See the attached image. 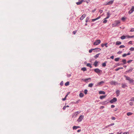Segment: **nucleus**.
Here are the masks:
<instances>
[{
  "label": "nucleus",
  "instance_id": "obj_1",
  "mask_svg": "<svg viewBox=\"0 0 134 134\" xmlns=\"http://www.w3.org/2000/svg\"><path fill=\"white\" fill-rule=\"evenodd\" d=\"M126 78V80L129 81V83H132L134 82V80H133L132 79H131L130 77L126 76H124Z\"/></svg>",
  "mask_w": 134,
  "mask_h": 134
},
{
  "label": "nucleus",
  "instance_id": "obj_2",
  "mask_svg": "<svg viewBox=\"0 0 134 134\" xmlns=\"http://www.w3.org/2000/svg\"><path fill=\"white\" fill-rule=\"evenodd\" d=\"M120 21L118 20L115 21L114 23L112 24V26L113 27H115L116 26L118 25L120 23Z\"/></svg>",
  "mask_w": 134,
  "mask_h": 134
},
{
  "label": "nucleus",
  "instance_id": "obj_3",
  "mask_svg": "<svg viewBox=\"0 0 134 134\" xmlns=\"http://www.w3.org/2000/svg\"><path fill=\"white\" fill-rule=\"evenodd\" d=\"M94 71L97 73L99 75V74H101V72H102V71L98 68H96L94 69Z\"/></svg>",
  "mask_w": 134,
  "mask_h": 134
},
{
  "label": "nucleus",
  "instance_id": "obj_4",
  "mask_svg": "<svg viewBox=\"0 0 134 134\" xmlns=\"http://www.w3.org/2000/svg\"><path fill=\"white\" fill-rule=\"evenodd\" d=\"M101 42V41L99 40H97L93 43V44L95 45H97L99 44Z\"/></svg>",
  "mask_w": 134,
  "mask_h": 134
},
{
  "label": "nucleus",
  "instance_id": "obj_5",
  "mask_svg": "<svg viewBox=\"0 0 134 134\" xmlns=\"http://www.w3.org/2000/svg\"><path fill=\"white\" fill-rule=\"evenodd\" d=\"M84 118V116L83 115H80L77 120V121L79 122L81 121Z\"/></svg>",
  "mask_w": 134,
  "mask_h": 134
},
{
  "label": "nucleus",
  "instance_id": "obj_6",
  "mask_svg": "<svg viewBox=\"0 0 134 134\" xmlns=\"http://www.w3.org/2000/svg\"><path fill=\"white\" fill-rule=\"evenodd\" d=\"M117 99L116 98H114L113 99H111L109 102L111 103H113L114 102H115L117 101Z\"/></svg>",
  "mask_w": 134,
  "mask_h": 134
},
{
  "label": "nucleus",
  "instance_id": "obj_7",
  "mask_svg": "<svg viewBox=\"0 0 134 134\" xmlns=\"http://www.w3.org/2000/svg\"><path fill=\"white\" fill-rule=\"evenodd\" d=\"M114 0L110 1L108 2L105 3V5H110L112 4L113 3Z\"/></svg>",
  "mask_w": 134,
  "mask_h": 134
},
{
  "label": "nucleus",
  "instance_id": "obj_8",
  "mask_svg": "<svg viewBox=\"0 0 134 134\" xmlns=\"http://www.w3.org/2000/svg\"><path fill=\"white\" fill-rule=\"evenodd\" d=\"M96 49H99L98 51H100L101 50V49L100 48H95L94 49H91L89 50V52L90 53H91L92 52L93 50H96Z\"/></svg>",
  "mask_w": 134,
  "mask_h": 134
},
{
  "label": "nucleus",
  "instance_id": "obj_9",
  "mask_svg": "<svg viewBox=\"0 0 134 134\" xmlns=\"http://www.w3.org/2000/svg\"><path fill=\"white\" fill-rule=\"evenodd\" d=\"M104 81H101L100 82H99L97 83V85L96 86H102V85L104 84Z\"/></svg>",
  "mask_w": 134,
  "mask_h": 134
},
{
  "label": "nucleus",
  "instance_id": "obj_10",
  "mask_svg": "<svg viewBox=\"0 0 134 134\" xmlns=\"http://www.w3.org/2000/svg\"><path fill=\"white\" fill-rule=\"evenodd\" d=\"M110 84L111 85H116L118 84V83L114 81H112L110 82Z\"/></svg>",
  "mask_w": 134,
  "mask_h": 134
},
{
  "label": "nucleus",
  "instance_id": "obj_11",
  "mask_svg": "<svg viewBox=\"0 0 134 134\" xmlns=\"http://www.w3.org/2000/svg\"><path fill=\"white\" fill-rule=\"evenodd\" d=\"M108 101H109V100H108V99L107 100L102 102V105H105L106 104H107V103H108L109 102H107Z\"/></svg>",
  "mask_w": 134,
  "mask_h": 134
},
{
  "label": "nucleus",
  "instance_id": "obj_12",
  "mask_svg": "<svg viewBox=\"0 0 134 134\" xmlns=\"http://www.w3.org/2000/svg\"><path fill=\"white\" fill-rule=\"evenodd\" d=\"M91 78H89L88 79H82V80H83L85 82H88V81L89 80H91Z\"/></svg>",
  "mask_w": 134,
  "mask_h": 134
},
{
  "label": "nucleus",
  "instance_id": "obj_13",
  "mask_svg": "<svg viewBox=\"0 0 134 134\" xmlns=\"http://www.w3.org/2000/svg\"><path fill=\"white\" fill-rule=\"evenodd\" d=\"M86 15L85 14H83L80 18V19L81 20H83L85 17Z\"/></svg>",
  "mask_w": 134,
  "mask_h": 134
},
{
  "label": "nucleus",
  "instance_id": "obj_14",
  "mask_svg": "<svg viewBox=\"0 0 134 134\" xmlns=\"http://www.w3.org/2000/svg\"><path fill=\"white\" fill-rule=\"evenodd\" d=\"M107 43H106L105 44H101V47H103L104 46H105L106 47H108V46L107 45Z\"/></svg>",
  "mask_w": 134,
  "mask_h": 134
},
{
  "label": "nucleus",
  "instance_id": "obj_15",
  "mask_svg": "<svg viewBox=\"0 0 134 134\" xmlns=\"http://www.w3.org/2000/svg\"><path fill=\"white\" fill-rule=\"evenodd\" d=\"M120 91L119 90H116V93L117 94V96H118L120 95Z\"/></svg>",
  "mask_w": 134,
  "mask_h": 134
},
{
  "label": "nucleus",
  "instance_id": "obj_16",
  "mask_svg": "<svg viewBox=\"0 0 134 134\" xmlns=\"http://www.w3.org/2000/svg\"><path fill=\"white\" fill-rule=\"evenodd\" d=\"M133 69H132V68L131 69H130L129 70L126 71L125 72V74H127V73H129V72H131L132 71Z\"/></svg>",
  "mask_w": 134,
  "mask_h": 134
},
{
  "label": "nucleus",
  "instance_id": "obj_17",
  "mask_svg": "<svg viewBox=\"0 0 134 134\" xmlns=\"http://www.w3.org/2000/svg\"><path fill=\"white\" fill-rule=\"evenodd\" d=\"M114 123H111V124H110L106 126V128L109 127L110 126H111L113 125H114Z\"/></svg>",
  "mask_w": 134,
  "mask_h": 134
},
{
  "label": "nucleus",
  "instance_id": "obj_18",
  "mask_svg": "<svg viewBox=\"0 0 134 134\" xmlns=\"http://www.w3.org/2000/svg\"><path fill=\"white\" fill-rule=\"evenodd\" d=\"M134 11V10L132 8H131V9L129 10V14H131L133 11Z\"/></svg>",
  "mask_w": 134,
  "mask_h": 134
},
{
  "label": "nucleus",
  "instance_id": "obj_19",
  "mask_svg": "<svg viewBox=\"0 0 134 134\" xmlns=\"http://www.w3.org/2000/svg\"><path fill=\"white\" fill-rule=\"evenodd\" d=\"M80 127L79 126H73L72 127V129H76L77 128H80Z\"/></svg>",
  "mask_w": 134,
  "mask_h": 134
},
{
  "label": "nucleus",
  "instance_id": "obj_20",
  "mask_svg": "<svg viewBox=\"0 0 134 134\" xmlns=\"http://www.w3.org/2000/svg\"><path fill=\"white\" fill-rule=\"evenodd\" d=\"M121 42L117 41L116 42V45H119L121 44Z\"/></svg>",
  "mask_w": 134,
  "mask_h": 134
},
{
  "label": "nucleus",
  "instance_id": "obj_21",
  "mask_svg": "<svg viewBox=\"0 0 134 134\" xmlns=\"http://www.w3.org/2000/svg\"><path fill=\"white\" fill-rule=\"evenodd\" d=\"M99 93L100 94H104L105 93V92L104 91H99Z\"/></svg>",
  "mask_w": 134,
  "mask_h": 134
},
{
  "label": "nucleus",
  "instance_id": "obj_22",
  "mask_svg": "<svg viewBox=\"0 0 134 134\" xmlns=\"http://www.w3.org/2000/svg\"><path fill=\"white\" fill-rule=\"evenodd\" d=\"M98 63V62L97 61H96L94 63L93 65L97 67V64Z\"/></svg>",
  "mask_w": 134,
  "mask_h": 134
},
{
  "label": "nucleus",
  "instance_id": "obj_23",
  "mask_svg": "<svg viewBox=\"0 0 134 134\" xmlns=\"http://www.w3.org/2000/svg\"><path fill=\"white\" fill-rule=\"evenodd\" d=\"M79 96L80 97L82 98L83 97L84 95L83 93H80L79 94Z\"/></svg>",
  "mask_w": 134,
  "mask_h": 134
},
{
  "label": "nucleus",
  "instance_id": "obj_24",
  "mask_svg": "<svg viewBox=\"0 0 134 134\" xmlns=\"http://www.w3.org/2000/svg\"><path fill=\"white\" fill-rule=\"evenodd\" d=\"M122 88H124L125 87H127V86L126 83H124L122 84Z\"/></svg>",
  "mask_w": 134,
  "mask_h": 134
},
{
  "label": "nucleus",
  "instance_id": "obj_25",
  "mask_svg": "<svg viewBox=\"0 0 134 134\" xmlns=\"http://www.w3.org/2000/svg\"><path fill=\"white\" fill-rule=\"evenodd\" d=\"M106 96H100L99 97V98L100 99H102L104 98Z\"/></svg>",
  "mask_w": 134,
  "mask_h": 134
},
{
  "label": "nucleus",
  "instance_id": "obj_26",
  "mask_svg": "<svg viewBox=\"0 0 134 134\" xmlns=\"http://www.w3.org/2000/svg\"><path fill=\"white\" fill-rule=\"evenodd\" d=\"M122 62L124 64H126V61L125 59H123L122 60Z\"/></svg>",
  "mask_w": 134,
  "mask_h": 134
},
{
  "label": "nucleus",
  "instance_id": "obj_27",
  "mask_svg": "<svg viewBox=\"0 0 134 134\" xmlns=\"http://www.w3.org/2000/svg\"><path fill=\"white\" fill-rule=\"evenodd\" d=\"M99 54H100V53H98V54H97L96 55H95V56H94V58H95V59L97 58L98 57Z\"/></svg>",
  "mask_w": 134,
  "mask_h": 134
},
{
  "label": "nucleus",
  "instance_id": "obj_28",
  "mask_svg": "<svg viewBox=\"0 0 134 134\" xmlns=\"http://www.w3.org/2000/svg\"><path fill=\"white\" fill-rule=\"evenodd\" d=\"M86 66L88 67H90V68H92V67L91 65V64L90 63H88L86 65Z\"/></svg>",
  "mask_w": 134,
  "mask_h": 134
},
{
  "label": "nucleus",
  "instance_id": "obj_29",
  "mask_svg": "<svg viewBox=\"0 0 134 134\" xmlns=\"http://www.w3.org/2000/svg\"><path fill=\"white\" fill-rule=\"evenodd\" d=\"M107 62L106 61H105L104 63H102V65L103 67H104L106 66Z\"/></svg>",
  "mask_w": 134,
  "mask_h": 134
},
{
  "label": "nucleus",
  "instance_id": "obj_30",
  "mask_svg": "<svg viewBox=\"0 0 134 134\" xmlns=\"http://www.w3.org/2000/svg\"><path fill=\"white\" fill-rule=\"evenodd\" d=\"M93 84L92 83H90L88 85V86L89 87H92L93 86Z\"/></svg>",
  "mask_w": 134,
  "mask_h": 134
},
{
  "label": "nucleus",
  "instance_id": "obj_31",
  "mask_svg": "<svg viewBox=\"0 0 134 134\" xmlns=\"http://www.w3.org/2000/svg\"><path fill=\"white\" fill-rule=\"evenodd\" d=\"M81 70H82L83 71H86L87 69H86V68L83 67V68H82L81 69Z\"/></svg>",
  "mask_w": 134,
  "mask_h": 134
},
{
  "label": "nucleus",
  "instance_id": "obj_32",
  "mask_svg": "<svg viewBox=\"0 0 134 134\" xmlns=\"http://www.w3.org/2000/svg\"><path fill=\"white\" fill-rule=\"evenodd\" d=\"M132 114L133 113H132L129 112L127 113V115L128 116H129L132 115Z\"/></svg>",
  "mask_w": 134,
  "mask_h": 134
},
{
  "label": "nucleus",
  "instance_id": "obj_33",
  "mask_svg": "<svg viewBox=\"0 0 134 134\" xmlns=\"http://www.w3.org/2000/svg\"><path fill=\"white\" fill-rule=\"evenodd\" d=\"M126 38V37L125 36L123 35L122 36H121L120 37V38L122 40H124Z\"/></svg>",
  "mask_w": 134,
  "mask_h": 134
},
{
  "label": "nucleus",
  "instance_id": "obj_34",
  "mask_svg": "<svg viewBox=\"0 0 134 134\" xmlns=\"http://www.w3.org/2000/svg\"><path fill=\"white\" fill-rule=\"evenodd\" d=\"M107 20L106 19H103V23L104 24H105L107 22Z\"/></svg>",
  "mask_w": 134,
  "mask_h": 134
},
{
  "label": "nucleus",
  "instance_id": "obj_35",
  "mask_svg": "<svg viewBox=\"0 0 134 134\" xmlns=\"http://www.w3.org/2000/svg\"><path fill=\"white\" fill-rule=\"evenodd\" d=\"M69 81H68L65 83V86H67L69 85Z\"/></svg>",
  "mask_w": 134,
  "mask_h": 134
},
{
  "label": "nucleus",
  "instance_id": "obj_36",
  "mask_svg": "<svg viewBox=\"0 0 134 134\" xmlns=\"http://www.w3.org/2000/svg\"><path fill=\"white\" fill-rule=\"evenodd\" d=\"M82 1L78 2L76 3V4L77 5H79L82 3Z\"/></svg>",
  "mask_w": 134,
  "mask_h": 134
},
{
  "label": "nucleus",
  "instance_id": "obj_37",
  "mask_svg": "<svg viewBox=\"0 0 134 134\" xmlns=\"http://www.w3.org/2000/svg\"><path fill=\"white\" fill-rule=\"evenodd\" d=\"M120 59V58H115L114 59V60L116 62H118Z\"/></svg>",
  "mask_w": 134,
  "mask_h": 134
},
{
  "label": "nucleus",
  "instance_id": "obj_38",
  "mask_svg": "<svg viewBox=\"0 0 134 134\" xmlns=\"http://www.w3.org/2000/svg\"><path fill=\"white\" fill-rule=\"evenodd\" d=\"M88 90L87 89H85L84 90V92L85 94H87Z\"/></svg>",
  "mask_w": 134,
  "mask_h": 134
},
{
  "label": "nucleus",
  "instance_id": "obj_39",
  "mask_svg": "<svg viewBox=\"0 0 134 134\" xmlns=\"http://www.w3.org/2000/svg\"><path fill=\"white\" fill-rule=\"evenodd\" d=\"M129 50L131 51H134V47H131L129 49Z\"/></svg>",
  "mask_w": 134,
  "mask_h": 134
},
{
  "label": "nucleus",
  "instance_id": "obj_40",
  "mask_svg": "<svg viewBox=\"0 0 134 134\" xmlns=\"http://www.w3.org/2000/svg\"><path fill=\"white\" fill-rule=\"evenodd\" d=\"M127 38H131L134 37V35H133L132 36H127Z\"/></svg>",
  "mask_w": 134,
  "mask_h": 134
},
{
  "label": "nucleus",
  "instance_id": "obj_41",
  "mask_svg": "<svg viewBox=\"0 0 134 134\" xmlns=\"http://www.w3.org/2000/svg\"><path fill=\"white\" fill-rule=\"evenodd\" d=\"M125 47V46L124 45H122L120 46H119V48H124Z\"/></svg>",
  "mask_w": 134,
  "mask_h": 134
},
{
  "label": "nucleus",
  "instance_id": "obj_42",
  "mask_svg": "<svg viewBox=\"0 0 134 134\" xmlns=\"http://www.w3.org/2000/svg\"><path fill=\"white\" fill-rule=\"evenodd\" d=\"M126 18L125 17H122L121 18V20L122 21H124L126 19Z\"/></svg>",
  "mask_w": 134,
  "mask_h": 134
},
{
  "label": "nucleus",
  "instance_id": "obj_43",
  "mask_svg": "<svg viewBox=\"0 0 134 134\" xmlns=\"http://www.w3.org/2000/svg\"><path fill=\"white\" fill-rule=\"evenodd\" d=\"M110 14L109 12H107V16L109 18L110 16Z\"/></svg>",
  "mask_w": 134,
  "mask_h": 134
},
{
  "label": "nucleus",
  "instance_id": "obj_44",
  "mask_svg": "<svg viewBox=\"0 0 134 134\" xmlns=\"http://www.w3.org/2000/svg\"><path fill=\"white\" fill-rule=\"evenodd\" d=\"M60 85L61 86H62L63 85V81H62L61 82H60Z\"/></svg>",
  "mask_w": 134,
  "mask_h": 134
},
{
  "label": "nucleus",
  "instance_id": "obj_45",
  "mask_svg": "<svg viewBox=\"0 0 134 134\" xmlns=\"http://www.w3.org/2000/svg\"><path fill=\"white\" fill-rule=\"evenodd\" d=\"M132 61H133V60H129L127 61V63H131Z\"/></svg>",
  "mask_w": 134,
  "mask_h": 134
},
{
  "label": "nucleus",
  "instance_id": "obj_46",
  "mask_svg": "<svg viewBox=\"0 0 134 134\" xmlns=\"http://www.w3.org/2000/svg\"><path fill=\"white\" fill-rule=\"evenodd\" d=\"M122 53V51H119L117 52V54H120Z\"/></svg>",
  "mask_w": 134,
  "mask_h": 134
},
{
  "label": "nucleus",
  "instance_id": "obj_47",
  "mask_svg": "<svg viewBox=\"0 0 134 134\" xmlns=\"http://www.w3.org/2000/svg\"><path fill=\"white\" fill-rule=\"evenodd\" d=\"M127 54H126V53H124V54L122 55V57H125L126 56H127Z\"/></svg>",
  "mask_w": 134,
  "mask_h": 134
},
{
  "label": "nucleus",
  "instance_id": "obj_48",
  "mask_svg": "<svg viewBox=\"0 0 134 134\" xmlns=\"http://www.w3.org/2000/svg\"><path fill=\"white\" fill-rule=\"evenodd\" d=\"M96 20H97V19L96 18H95V19H92V21H93V22L94 21Z\"/></svg>",
  "mask_w": 134,
  "mask_h": 134
},
{
  "label": "nucleus",
  "instance_id": "obj_49",
  "mask_svg": "<svg viewBox=\"0 0 134 134\" xmlns=\"http://www.w3.org/2000/svg\"><path fill=\"white\" fill-rule=\"evenodd\" d=\"M128 43L129 44H132V41H130L129 42H128Z\"/></svg>",
  "mask_w": 134,
  "mask_h": 134
},
{
  "label": "nucleus",
  "instance_id": "obj_50",
  "mask_svg": "<svg viewBox=\"0 0 134 134\" xmlns=\"http://www.w3.org/2000/svg\"><path fill=\"white\" fill-rule=\"evenodd\" d=\"M115 119L116 118L114 117H112L111 118V119L113 120H115Z\"/></svg>",
  "mask_w": 134,
  "mask_h": 134
},
{
  "label": "nucleus",
  "instance_id": "obj_51",
  "mask_svg": "<svg viewBox=\"0 0 134 134\" xmlns=\"http://www.w3.org/2000/svg\"><path fill=\"white\" fill-rule=\"evenodd\" d=\"M104 108V106H101L100 107V109H103Z\"/></svg>",
  "mask_w": 134,
  "mask_h": 134
},
{
  "label": "nucleus",
  "instance_id": "obj_52",
  "mask_svg": "<svg viewBox=\"0 0 134 134\" xmlns=\"http://www.w3.org/2000/svg\"><path fill=\"white\" fill-rule=\"evenodd\" d=\"M76 31H73V32H72V33L73 34L75 35L76 34Z\"/></svg>",
  "mask_w": 134,
  "mask_h": 134
},
{
  "label": "nucleus",
  "instance_id": "obj_53",
  "mask_svg": "<svg viewBox=\"0 0 134 134\" xmlns=\"http://www.w3.org/2000/svg\"><path fill=\"white\" fill-rule=\"evenodd\" d=\"M130 31V32L134 31V28L131 29Z\"/></svg>",
  "mask_w": 134,
  "mask_h": 134
},
{
  "label": "nucleus",
  "instance_id": "obj_54",
  "mask_svg": "<svg viewBox=\"0 0 134 134\" xmlns=\"http://www.w3.org/2000/svg\"><path fill=\"white\" fill-rule=\"evenodd\" d=\"M89 19H90V17L89 16L87 17L86 19V20H87L88 21H89Z\"/></svg>",
  "mask_w": 134,
  "mask_h": 134
},
{
  "label": "nucleus",
  "instance_id": "obj_55",
  "mask_svg": "<svg viewBox=\"0 0 134 134\" xmlns=\"http://www.w3.org/2000/svg\"><path fill=\"white\" fill-rule=\"evenodd\" d=\"M66 107L65 106H64L63 108V109L64 110H65L66 109Z\"/></svg>",
  "mask_w": 134,
  "mask_h": 134
},
{
  "label": "nucleus",
  "instance_id": "obj_56",
  "mask_svg": "<svg viewBox=\"0 0 134 134\" xmlns=\"http://www.w3.org/2000/svg\"><path fill=\"white\" fill-rule=\"evenodd\" d=\"M101 16H98L97 18H96L97 20H98V19H99L101 18Z\"/></svg>",
  "mask_w": 134,
  "mask_h": 134
},
{
  "label": "nucleus",
  "instance_id": "obj_57",
  "mask_svg": "<svg viewBox=\"0 0 134 134\" xmlns=\"http://www.w3.org/2000/svg\"><path fill=\"white\" fill-rule=\"evenodd\" d=\"M110 58H111L112 59H114V55H112V56H111L110 57Z\"/></svg>",
  "mask_w": 134,
  "mask_h": 134
},
{
  "label": "nucleus",
  "instance_id": "obj_58",
  "mask_svg": "<svg viewBox=\"0 0 134 134\" xmlns=\"http://www.w3.org/2000/svg\"><path fill=\"white\" fill-rule=\"evenodd\" d=\"M115 107V105H112L111 106V108H114Z\"/></svg>",
  "mask_w": 134,
  "mask_h": 134
},
{
  "label": "nucleus",
  "instance_id": "obj_59",
  "mask_svg": "<svg viewBox=\"0 0 134 134\" xmlns=\"http://www.w3.org/2000/svg\"><path fill=\"white\" fill-rule=\"evenodd\" d=\"M131 100L134 101V97L132 98L131 99Z\"/></svg>",
  "mask_w": 134,
  "mask_h": 134
},
{
  "label": "nucleus",
  "instance_id": "obj_60",
  "mask_svg": "<svg viewBox=\"0 0 134 134\" xmlns=\"http://www.w3.org/2000/svg\"><path fill=\"white\" fill-rule=\"evenodd\" d=\"M77 115V113L76 112H75V113L74 114V115H73V116H76V115Z\"/></svg>",
  "mask_w": 134,
  "mask_h": 134
},
{
  "label": "nucleus",
  "instance_id": "obj_61",
  "mask_svg": "<svg viewBox=\"0 0 134 134\" xmlns=\"http://www.w3.org/2000/svg\"><path fill=\"white\" fill-rule=\"evenodd\" d=\"M71 76V74H67V76L68 77H70V76Z\"/></svg>",
  "mask_w": 134,
  "mask_h": 134
},
{
  "label": "nucleus",
  "instance_id": "obj_62",
  "mask_svg": "<svg viewBox=\"0 0 134 134\" xmlns=\"http://www.w3.org/2000/svg\"><path fill=\"white\" fill-rule=\"evenodd\" d=\"M80 101V99H79L76 102V104H77L79 102V101Z\"/></svg>",
  "mask_w": 134,
  "mask_h": 134
},
{
  "label": "nucleus",
  "instance_id": "obj_63",
  "mask_svg": "<svg viewBox=\"0 0 134 134\" xmlns=\"http://www.w3.org/2000/svg\"><path fill=\"white\" fill-rule=\"evenodd\" d=\"M129 134V132H124L123 133V134Z\"/></svg>",
  "mask_w": 134,
  "mask_h": 134
},
{
  "label": "nucleus",
  "instance_id": "obj_64",
  "mask_svg": "<svg viewBox=\"0 0 134 134\" xmlns=\"http://www.w3.org/2000/svg\"><path fill=\"white\" fill-rule=\"evenodd\" d=\"M66 100V98L65 97V98H63L62 99V100H63V101H65V100Z\"/></svg>",
  "mask_w": 134,
  "mask_h": 134
}]
</instances>
